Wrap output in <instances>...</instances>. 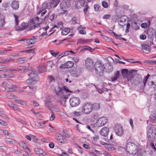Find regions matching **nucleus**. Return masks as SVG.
<instances>
[{
  "label": "nucleus",
  "mask_w": 156,
  "mask_h": 156,
  "mask_svg": "<svg viewBox=\"0 0 156 156\" xmlns=\"http://www.w3.org/2000/svg\"><path fill=\"white\" fill-rule=\"evenodd\" d=\"M55 91L56 95L58 96L59 100L57 102L65 106V102L69 96L70 95L72 91L67 89L65 86L61 87L58 86L55 88Z\"/></svg>",
  "instance_id": "f257e3e1"
},
{
  "label": "nucleus",
  "mask_w": 156,
  "mask_h": 156,
  "mask_svg": "<svg viewBox=\"0 0 156 156\" xmlns=\"http://www.w3.org/2000/svg\"><path fill=\"white\" fill-rule=\"evenodd\" d=\"M150 75L147 74V76H145L144 77L143 79L142 80L141 78H136L135 82L133 81L134 77L133 76H131L130 79L128 78V81H130V82L133 83H134L136 84L135 82L138 83V86L139 87V85L140 86V90H143L145 88L146 82L148 78L150 77Z\"/></svg>",
  "instance_id": "f03ea898"
},
{
  "label": "nucleus",
  "mask_w": 156,
  "mask_h": 156,
  "mask_svg": "<svg viewBox=\"0 0 156 156\" xmlns=\"http://www.w3.org/2000/svg\"><path fill=\"white\" fill-rule=\"evenodd\" d=\"M94 66L96 74L100 76H103L105 67L103 63L99 61H97L95 62Z\"/></svg>",
  "instance_id": "7ed1b4c3"
},
{
  "label": "nucleus",
  "mask_w": 156,
  "mask_h": 156,
  "mask_svg": "<svg viewBox=\"0 0 156 156\" xmlns=\"http://www.w3.org/2000/svg\"><path fill=\"white\" fill-rule=\"evenodd\" d=\"M28 75L30 77L26 80V83L29 84H34L36 82L39 80V78L33 72L28 74Z\"/></svg>",
  "instance_id": "20e7f679"
},
{
  "label": "nucleus",
  "mask_w": 156,
  "mask_h": 156,
  "mask_svg": "<svg viewBox=\"0 0 156 156\" xmlns=\"http://www.w3.org/2000/svg\"><path fill=\"white\" fill-rule=\"evenodd\" d=\"M126 149L130 154L134 155L137 153L136 146L133 143L128 144L126 146Z\"/></svg>",
  "instance_id": "39448f33"
},
{
  "label": "nucleus",
  "mask_w": 156,
  "mask_h": 156,
  "mask_svg": "<svg viewBox=\"0 0 156 156\" xmlns=\"http://www.w3.org/2000/svg\"><path fill=\"white\" fill-rule=\"evenodd\" d=\"M14 17L15 18V23L16 26L15 27L16 31H21L25 29L27 27V25L26 23H23L18 27H16L18 23V20L19 17L15 14L13 15Z\"/></svg>",
  "instance_id": "423d86ee"
},
{
  "label": "nucleus",
  "mask_w": 156,
  "mask_h": 156,
  "mask_svg": "<svg viewBox=\"0 0 156 156\" xmlns=\"http://www.w3.org/2000/svg\"><path fill=\"white\" fill-rule=\"evenodd\" d=\"M148 139L152 142L156 141V129H150L147 133Z\"/></svg>",
  "instance_id": "0eeeda50"
},
{
  "label": "nucleus",
  "mask_w": 156,
  "mask_h": 156,
  "mask_svg": "<svg viewBox=\"0 0 156 156\" xmlns=\"http://www.w3.org/2000/svg\"><path fill=\"white\" fill-rule=\"evenodd\" d=\"M93 110L92 104L87 103H86L82 107L81 112L86 114L90 113Z\"/></svg>",
  "instance_id": "6e6552de"
},
{
  "label": "nucleus",
  "mask_w": 156,
  "mask_h": 156,
  "mask_svg": "<svg viewBox=\"0 0 156 156\" xmlns=\"http://www.w3.org/2000/svg\"><path fill=\"white\" fill-rule=\"evenodd\" d=\"M60 0H52L48 3L44 2L43 4V7L48 8H54L58 4Z\"/></svg>",
  "instance_id": "1a4fd4ad"
},
{
  "label": "nucleus",
  "mask_w": 156,
  "mask_h": 156,
  "mask_svg": "<svg viewBox=\"0 0 156 156\" xmlns=\"http://www.w3.org/2000/svg\"><path fill=\"white\" fill-rule=\"evenodd\" d=\"M40 19L41 18H39L37 16L34 18L33 20L31 21L27 25V27L30 30H32L34 29L36 27L37 25L38 24H36V21L40 22Z\"/></svg>",
  "instance_id": "9d476101"
},
{
  "label": "nucleus",
  "mask_w": 156,
  "mask_h": 156,
  "mask_svg": "<svg viewBox=\"0 0 156 156\" xmlns=\"http://www.w3.org/2000/svg\"><path fill=\"white\" fill-rule=\"evenodd\" d=\"M114 130L115 133L118 136H121L123 133V129L120 124H116L115 125Z\"/></svg>",
  "instance_id": "9b49d317"
},
{
  "label": "nucleus",
  "mask_w": 156,
  "mask_h": 156,
  "mask_svg": "<svg viewBox=\"0 0 156 156\" xmlns=\"http://www.w3.org/2000/svg\"><path fill=\"white\" fill-rule=\"evenodd\" d=\"M69 101L70 105L72 107L77 106L80 103V99L76 97H73L71 98Z\"/></svg>",
  "instance_id": "f8f14e48"
},
{
  "label": "nucleus",
  "mask_w": 156,
  "mask_h": 156,
  "mask_svg": "<svg viewBox=\"0 0 156 156\" xmlns=\"http://www.w3.org/2000/svg\"><path fill=\"white\" fill-rule=\"evenodd\" d=\"M82 73V69L80 67L76 68L73 69L71 72L72 76L74 77H78Z\"/></svg>",
  "instance_id": "ddd939ff"
},
{
  "label": "nucleus",
  "mask_w": 156,
  "mask_h": 156,
  "mask_svg": "<svg viewBox=\"0 0 156 156\" xmlns=\"http://www.w3.org/2000/svg\"><path fill=\"white\" fill-rule=\"evenodd\" d=\"M85 64L87 68L90 70L92 69L94 66L93 61L90 58H87L86 59Z\"/></svg>",
  "instance_id": "4468645a"
},
{
  "label": "nucleus",
  "mask_w": 156,
  "mask_h": 156,
  "mask_svg": "<svg viewBox=\"0 0 156 156\" xmlns=\"http://www.w3.org/2000/svg\"><path fill=\"white\" fill-rule=\"evenodd\" d=\"M107 121L108 120L105 118L101 117L97 120L96 125L99 127L102 126L107 123Z\"/></svg>",
  "instance_id": "2eb2a0df"
},
{
  "label": "nucleus",
  "mask_w": 156,
  "mask_h": 156,
  "mask_svg": "<svg viewBox=\"0 0 156 156\" xmlns=\"http://www.w3.org/2000/svg\"><path fill=\"white\" fill-rule=\"evenodd\" d=\"M55 139L59 143H65L66 142V140L62 134L58 133L56 134Z\"/></svg>",
  "instance_id": "dca6fc26"
},
{
  "label": "nucleus",
  "mask_w": 156,
  "mask_h": 156,
  "mask_svg": "<svg viewBox=\"0 0 156 156\" xmlns=\"http://www.w3.org/2000/svg\"><path fill=\"white\" fill-rule=\"evenodd\" d=\"M74 65V63L72 61H69L66 63L62 64L59 66L60 69L70 68L72 67Z\"/></svg>",
  "instance_id": "f3484780"
},
{
  "label": "nucleus",
  "mask_w": 156,
  "mask_h": 156,
  "mask_svg": "<svg viewBox=\"0 0 156 156\" xmlns=\"http://www.w3.org/2000/svg\"><path fill=\"white\" fill-rule=\"evenodd\" d=\"M141 46L142 50L145 53L148 54L150 51L151 47L148 45L142 44H141Z\"/></svg>",
  "instance_id": "a211bd4d"
},
{
  "label": "nucleus",
  "mask_w": 156,
  "mask_h": 156,
  "mask_svg": "<svg viewBox=\"0 0 156 156\" xmlns=\"http://www.w3.org/2000/svg\"><path fill=\"white\" fill-rule=\"evenodd\" d=\"M70 5V4L68 0L63 1L60 3V7L62 9L68 7Z\"/></svg>",
  "instance_id": "6ab92c4d"
},
{
  "label": "nucleus",
  "mask_w": 156,
  "mask_h": 156,
  "mask_svg": "<svg viewBox=\"0 0 156 156\" xmlns=\"http://www.w3.org/2000/svg\"><path fill=\"white\" fill-rule=\"evenodd\" d=\"M109 129L107 127H103L100 130L101 134L104 136H106L108 134Z\"/></svg>",
  "instance_id": "aec40b11"
},
{
  "label": "nucleus",
  "mask_w": 156,
  "mask_h": 156,
  "mask_svg": "<svg viewBox=\"0 0 156 156\" xmlns=\"http://www.w3.org/2000/svg\"><path fill=\"white\" fill-rule=\"evenodd\" d=\"M34 151L37 154H42L43 156H45L47 155L44 150L41 148H35Z\"/></svg>",
  "instance_id": "412c9836"
},
{
  "label": "nucleus",
  "mask_w": 156,
  "mask_h": 156,
  "mask_svg": "<svg viewBox=\"0 0 156 156\" xmlns=\"http://www.w3.org/2000/svg\"><path fill=\"white\" fill-rule=\"evenodd\" d=\"M120 72L119 71H117L115 72L114 75L111 77L112 81L114 82L118 80V78L119 76Z\"/></svg>",
  "instance_id": "4be33fe9"
},
{
  "label": "nucleus",
  "mask_w": 156,
  "mask_h": 156,
  "mask_svg": "<svg viewBox=\"0 0 156 156\" xmlns=\"http://www.w3.org/2000/svg\"><path fill=\"white\" fill-rule=\"evenodd\" d=\"M54 99V97L51 95H47L44 101L45 104L46 105L48 103L52 101Z\"/></svg>",
  "instance_id": "5701e85b"
},
{
  "label": "nucleus",
  "mask_w": 156,
  "mask_h": 156,
  "mask_svg": "<svg viewBox=\"0 0 156 156\" xmlns=\"http://www.w3.org/2000/svg\"><path fill=\"white\" fill-rule=\"evenodd\" d=\"M51 8H48L47 7H43V4L42 5V6L41 8V9L39 10V11L37 13L38 14H39L41 13V16H44L45 13L47 12V11L46 9H50Z\"/></svg>",
  "instance_id": "b1692460"
},
{
  "label": "nucleus",
  "mask_w": 156,
  "mask_h": 156,
  "mask_svg": "<svg viewBox=\"0 0 156 156\" xmlns=\"http://www.w3.org/2000/svg\"><path fill=\"white\" fill-rule=\"evenodd\" d=\"M11 7L14 9H17L19 7V2L16 1H13L11 3Z\"/></svg>",
  "instance_id": "393cba45"
},
{
  "label": "nucleus",
  "mask_w": 156,
  "mask_h": 156,
  "mask_svg": "<svg viewBox=\"0 0 156 156\" xmlns=\"http://www.w3.org/2000/svg\"><path fill=\"white\" fill-rule=\"evenodd\" d=\"M37 38V36H33L32 38L27 39L26 40L27 42V44H34L36 42V39Z\"/></svg>",
  "instance_id": "a878e982"
},
{
  "label": "nucleus",
  "mask_w": 156,
  "mask_h": 156,
  "mask_svg": "<svg viewBox=\"0 0 156 156\" xmlns=\"http://www.w3.org/2000/svg\"><path fill=\"white\" fill-rule=\"evenodd\" d=\"M72 23L73 24H80V20L79 18L75 17H73L71 20Z\"/></svg>",
  "instance_id": "bb28decb"
},
{
  "label": "nucleus",
  "mask_w": 156,
  "mask_h": 156,
  "mask_svg": "<svg viewBox=\"0 0 156 156\" xmlns=\"http://www.w3.org/2000/svg\"><path fill=\"white\" fill-rule=\"evenodd\" d=\"M29 70V69L27 66H20L18 68V70H20V72L22 73L26 72Z\"/></svg>",
  "instance_id": "cd10ccee"
},
{
  "label": "nucleus",
  "mask_w": 156,
  "mask_h": 156,
  "mask_svg": "<svg viewBox=\"0 0 156 156\" xmlns=\"http://www.w3.org/2000/svg\"><path fill=\"white\" fill-rule=\"evenodd\" d=\"M20 146L22 148L25 149H27L28 150H29V148L26 146V144L25 141H21L19 143Z\"/></svg>",
  "instance_id": "c85d7f7f"
},
{
  "label": "nucleus",
  "mask_w": 156,
  "mask_h": 156,
  "mask_svg": "<svg viewBox=\"0 0 156 156\" xmlns=\"http://www.w3.org/2000/svg\"><path fill=\"white\" fill-rule=\"evenodd\" d=\"M131 27L134 30H137L139 28V26L136 22H133L132 23Z\"/></svg>",
  "instance_id": "c756f323"
},
{
  "label": "nucleus",
  "mask_w": 156,
  "mask_h": 156,
  "mask_svg": "<svg viewBox=\"0 0 156 156\" xmlns=\"http://www.w3.org/2000/svg\"><path fill=\"white\" fill-rule=\"evenodd\" d=\"M70 28L69 27H67L64 29H63L62 31V35H66L70 31Z\"/></svg>",
  "instance_id": "7c9ffc66"
},
{
  "label": "nucleus",
  "mask_w": 156,
  "mask_h": 156,
  "mask_svg": "<svg viewBox=\"0 0 156 156\" xmlns=\"http://www.w3.org/2000/svg\"><path fill=\"white\" fill-rule=\"evenodd\" d=\"M92 105H93V109H94L95 110H98L100 108V105L98 103H95Z\"/></svg>",
  "instance_id": "2f4dec72"
},
{
  "label": "nucleus",
  "mask_w": 156,
  "mask_h": 156,
  "mask_svg": "<svg viewBox=\"0 0 156 156\" xmlns=\"http://www.w3.org/2000/svg\"><path fill=\"white\" fill-rule=\"evenodd\" d=\"M105 147L109 150L112 151L114 149V147L111 144H106L105 145Z\"/></svg>",
  "instance_id": "473e14b6"
},
{
  "label": "nucleus",
  "mask_w": 156,
  "mask_h": 156,
  "mask_svg": "<svg viewBox=\"0 0 156 156\" xmlns=\"http://www.w3.org/2000/svg\"><path fill=\"white\" fill-rule=\"evenodd\" d=\"M88 41L83 39H80L77 41V44H85L88 42Z\"/></svg>",
  "instance_id": "72a5a7b5"
},
{
  "label": "nucleus",
  "mask_w": 156,
  "mask_h": 156,
  "mask_svg": "<svg viewBox=\"0 0 156 156\" xmlns=\"http://www.w3.org/2000/svg\"><path fill=\"white\" fill-rule=\"evenodd\" d=\"M113 70V66L110 65H108L106 71L108 73H110Z\"/></svg>",
  "instance_id": "f704fd0d"
},
{
  "label": "nucleus",
  "mask_w": 156,
  "mask_h": 156,
  "mask_svg": "<svg viewBox=\"0 0 156 156\" xmlns=\"http://www.w3.org/2000/svg\"><path fill=\"white\" fill-rule=\"evenodd\" d=\"M26 61V59L24 58H20L18 59L17 60V62L20 64H22Z\"/></svg>",
  "instance_id": "c9c22d12"
},
{
  "label": "nucleus",
  "mask_w": 156,
  "mask_h": 156,
  "mask_svg": "<svg viewBox=\"0 0 156 156\" xmlns=\"http://www.w3.org/2000/svg\"><path fill=\"white\" fill-rule=\"evenodd\" d=\"M126 21V19L125 18V16H122L119 18L118 19V21L119 23H123L125 22Z\"/></svg>",
  "instance_id": "e433bc0d"
},
{
  "label": "nucleus",
  "mask_w": 156,
  "mask_h": 156,
  "mask_svg": "<svg viewBox=\"0 0 156 156\" xmlns=\"http://www.w3.org/2000/svg\"><path fill=\"white\" fill-rule=\"evenodd\" d=\"M94 9L95 11L97 12L100 11L101 10L100 6L98 4L94 5Z\"/></svg>",
  "instance_id": "4c0bfd02"
},
{
  "label": "nucleus",
  "mask_w": 156,
  "mask_h": 156,
  "mask_svg": "<svg viewBox=\"0 0 156 156\" xmlns=\"http://www.w3.org/2000/svg\"><path fill=\"white\" fill-rule=\"evenodd\" d=\"M128 72V70L127 69H123L121 70V73L122 75L127 74Z\"/></svg>",
  "instance_id": "58836bf2"
},
{
  "label": "nucleus",
  "mask_w": 156,
  "mask_h": 156,
  "mask_svg": "<svg viewBox=\"0 0 156 156\" xmlns=\"http://www.w3.org/2000/svg\"><path fill=\"white\" fill-rule=\"evenodd\" d=\"M50 53L54 57H56V56L58 55L59 54V52H53V51L52 50H50L49 51Z\"/></svg>",
  "instance_id": "ea45409f"
},
{
  "label": "nucleus",
  "mask_w": 156,
  "mask_h": 156,
  "mask_svg": "<svg viewBox=\"0 0 156 156\" xmlns=\"http://www.w3.org/2000/svg\"><path fill=\"white\" fill-rule=\"evenodd\" d=\"M8 89H6V90L7 92H15L16 91V90L14 89H12L9 87L7 88Z\"/></svg>",
  "instance_id": "a19ab883"
},
{
  "label": "nucleus",
  "mask_w": 156,
  "mask_h": 156,
  "mask_svg": "<svg viewBox=\"0 0 156 156\" xmlns=\"http://www.w3.org/2000/svg\"><path fill=\"white\" fill-rule=\"evenodd\" d=\"M147 34L150 36L151 37L152 36H153L154 33V30L151 31L150 30H149L147 31Z\"/></svg>",
  "instance_id": "79ce46f5"
},
{
  "label": "nucleus",
  "mask_w": 156,
  "mask_h": 156,
  "mask_svg": "<svg viewBox=\"0 0 156 156\" xmlns=\"http://www.w3.org/2000/svg\"><path fill=\"white\" fill-rule=\"evenodd\" d=\"M149 84L152 86L154 88V90H156V85L154 84V83L153 81H151L150 82H148Z\"/></svg>",
  "instance_id": "37998d69"
},
{
  "label": "nucleus",
  "mask_w": 156,
  "mask_h": 156,
  "mask_svg": "<svg viewBox=\"0 0 156 156\" xmlns=\"http://www.w3.org/2000/svg\"><path fill=\"white\" fill-rule=\"evenodd\" d=\"M55 118V116L54 113L51 112V117L50 118V119L51 121H53L54 119Z\"/></svg>",
  "instance_id": "c03bdc74"
},
{
  "label": "nucleus",
  "mask_w": 156,
  "mask_h": 156,
  "mask_svg": "<svg viewBox=\"0 0 156 156\" xmlns=\"http://www.w3.org/2000/svg\"><path fill=\"white\" fill-rule=\"evenodd\" d=\"M12 108L15 111H20L19 108L15 104H14V105H13Z\"/></svg>",
  "instance_id": "a18cd8bd"
},
{
  "label": "nucleus",
  "mask_w": 156,
  "mask_h": 156,
  "mask_svg": "<svg viewBox=\"0 0 156 156\" xmlns=\"http://www.w3.org/2000/svg\"><path fill=\"white\" fill-rule=\"evenodd\" d=\"M11 50H0V55H3L6 54V51Z\"/></svg>",
  "instance_id": "49530a36"
},
{
  "label": "nucleus",
  "mask_w": 156,
  "mask_h": 156,
  "mask_svg": "<svg viewBox=\"0 0 156 156\" xmlns=\"http://www.w3.org/2000/svg\"><path fill=\"white\" fill-rule=\"evenodd\" d=\"M2 85L5 88V90H6L7 89L6 88V87L8 88V87L9 85L7 84V83L6 82H3L2 83Z\"/></svg>",
  "instance_id": "de8ad7c7"
},
{
  "label": "nucleus",
  "mask_w": 156,
  "mask_h": 156,
  "mask_svg": "<svg viewBox=\"0 0 156 156\" xmlns=\"http://www.w3.org/2000/svg\"><path fill=\"white\" fill-rule=\"evenodd\" d=\"M102 5L105 8H106L108 7V3L105 1H103L102 2Z\"/></svg>",
  "instance_id": "09e8293b"
},
{
  "label": "nucleus",
  "mask_w": 156,
  "mask_h": 156,
  "mask_svg": "<svg viewBox=\"0 0 156 156\" xmlns=\"http://www.w3.org/2000/svg\"><path fill=\"white\" fill-rule=\"evenodd\" d=\"M41 141L42 142L45 143H48L50 142V140L48 138H43L41 140Z\"/></svg>",
  "instance_id": "8fccbe9b"
},
{
  "label": "nucleus",
  "mask_w": 156,
  "mask_h": 156,
  "mask_svg": "<svg viewBox=\"0 0 156 156\" xmlns=\"http://www.w3.org/2000/svg\"><path fill=\"white\" fill-rule=\"evenodd\" d=\"M0 124L2 125L5 126L7 125V124L6 122L4 121L0 120Z\"/></svg>",
  "instance_id": "3c124183"
},
{
  "label": "nucleus",
  "mask_w": 156,
  "mask_h": 156,
  "mask_svg": "<svg viewBox=\"0 0 156 156\" xmlns=\"http://www.w3.org/2000/svg\"><path fill=\"white\" fill-rule=\"evenodd\" d=\"M28 87L30 89H31L33 91H35L36 89V87H35L34 86H28Z\"/></svg>",
  "instance_id": "603ef678"
},
{
  "label": "nucleus",
  "mask_w": 156,
  "mask_h": 156,
  "mask_svg": "<svg viewBox=\"0 0 156 156\" xmlns=\"http://www.w3.org/2000/svg\"><path fill=\"white\" fill-rule=\"evenodd\" d=\"M73 114L76 116L78 117L80 116L81 115V113L80 112H77L76 111H75L73 112Z\"/></svg>",
  "instance_id": "864d4df0"
},
{
  "label": "nucleus",
  "mask_w": 156,
  "mask_h": 156,
  "mask_svg": "<svg viewBox=\"0 0 156 156\" xmlns=\"http://www.w3.org/2000/svg\"><path fill=\"white\" fill-rule=\"evenodd\" d=\"M88 5H85V8H84L83 9V12L85 13H86L88 10Z\"/></svg>",
  "instance_id": "5fc2aeb1"
},
{
  "label": "nucleus",
  "mask_w": 156,
  "mask_h": 156,
  "mask_svg": "<svg viewBox=\"0 0 156 156\" xmlns=\"http://www.w3.org/2000/svg\"><path fill=\"white\" fill-rule=\"evenodd\" d=\"M48 78L50 82H51L53 80H55L54 77L51 76H49Z\"/></svg>",
  "instance_id": "6e6d98bb"
},
{
  "label": "nucleus",
  "mask_w": 156,
  "mask_h": 156,
  "mask_svg": "<svg viewBox=\"0 0 156 156\" xmlns=\"http://www.w3.org/2000/svg\"><path fill=\"white\" fill-rule=\"evenodd\" d=\"M140 38L142 40H144L146 38V36L144 34H141L140 36Z\"/></svg>",
  "instance_id": "4d7b16f0"
},
{
  "label": "nucleus",
  "mask_w": 156,
  "mask_h": 156,
  "mask_svg": "<svg viewBox=\"0 0 156 156\" xmlns=\"http://www.w3.org/2000/svg\"><path fill=\"white\" fill-rule=\"evenodd\" d=\"M110 15L106 14L103 17V18L104 19H108L110 18Z\"/></svg>",
  "instance_id": "13d9d810"
},
{
  "label": "nucleus",
  "mask_w": 156,
  "mask_h": 156,
  "mask_svg": "<svg viewBox=\"0 0 156 156\" xmlns=\"http://www.w3.org/2000/svg\"><path fill=\"white\" fill-rule=\"evenodd\" d=\"M2 6L4 8H6L9 6L8 3L7 2H4L2 3Z\"/></svg>",
  "instance_id": "bf43d9fd"
},
{
  "label": "nucleus",
  "mask_w": 156,
  "mask_h": 156,
  "mask_svg": "<svg viewBox=\"0 0 156 156\" xmlns=\"http://www.w3.org/2000/svg\"><path fill=\"white\" fill-rule=\"evenodd\" d=\"M147 24L145 23H142L141 24V27L145 28H146L147 26Z\"/></svg>",
  "instance_id": "052dcab7"
},
{
  "label": "nucleus",
  "mask_w": 156,
  "mask_h": 156,
  "mask_svg": "<svg viewBox=\"0 0 156 156\" xmlns=\"http://www.w3.org/2000/svg\"><path fill=\"white\" fill-rule=\"evenodd\" d=\"M86 128H87L89 130H90L91 131H92V133H95V132L94 131L93 129H92V128H91V127L89 126V125H87L86 126Z\"/></svg>",
  "instance_id": "680f3d73"
},
{
  "label": "nucleus",
  "mask_w": 156,
  "mask_h": 156,
  "mask_svg": "<svg viewBox=\"0 0 156 156\" xmlns=\"http://www.w3.org/2000/svg\"><path fill=\"white\" fill-rule=\"evenodd\" d=\"M86 48H84L82 49L80 52L84 51L85 50H89L90 47L88 46H86Z\"/></svg>",
  "instance_id": "e2e57ef3"
},
{
  "label": "nucleus",
  "mask_w": 156,
  "mask_h": 156,
  "mask_svg": "<svg viewBox=\"0 0 156 156\" xmlns=\"http://www.w3.org/2000/svg\"><path fill=\"white\" fill-rule=\"evenodd\" d=\"M7 105L9 107L12 108V106H13V105H14V104L10 101H8L7 102Z\"/></svg>",
  "instance_id": "0e129e2a"
},
{
  "label": "nucleus",
  "mask_w": 156,
  "mask_h": 156,
  "mask_svg": "<svg viewBox=\"0 0 156 156\" xmlns=\"http://www.w3.org/2000/svg\"><path fill=\"white\" fill-rule=\"evenodd\" d=\"M0 131L1 132H2L5 135H8V132L6 130H2V129L0 130Z\"/></svg>",
  "instance_id": "69168bd1"
},
{
  "label": "nucleus",
  "mask_w": 156,
  "mask_h": 156,
  "mask_svg": "<svg viewBox=\"0 0 156 156\" xmlns=\"http://www.w3.org/2000/svg\"><path fill=\"white\" fill-rule=\"evenodd\" d=\"M49 146L51 148H53L55 146L54 144L52 142H50L49 144Z\"/></svg>",
  "instance_id": "338daca9"
},
{
  "label": "nucleus",
  "mask_w": 156,
  "mask_h": 156,
  "mask_svg": "<svg viewBox=\"0 0 156 156\" xmlns=\"http://www.w3.org/2000/svg\"><path fill=\"white\" fill-rule=\"evenodd\" d=\"M64 56V55L63 54V53H62L58 56L57 57V58L58 59H59Z\"/></svg>",
  "instance_id": "774afa93"
}]
</instances>
